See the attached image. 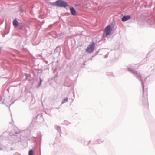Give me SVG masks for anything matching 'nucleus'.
<instances>
[{
  "label": "nucleus",
  "mask_w": 155,
  "mask_h": 155,
  "mask_svg": "<svg viewBox=\"0 0 155 155\" xmlns=\"http://www.w3.org/2000/svg\"><path fill=\"white\" fill-rule=\"evenodd\" d=\"M128 70L129 71L132 72V73H136L137 72V71H135L134 70H133L132 69L129 68H128Z\"/></svg>",
  "instance_id": "0eeeda50"
},
{
  "label": "nucleus",
  "mask_w": 155,
  "mask_h": 155,
  "mask_svg": "<svg viewBox=\"0 0 155 155\" xmlns=\"http://www.w3.org/2000/svg\"><path fill=\"white\" fill-rule=\"evenodd\" d=\"M56 5L58 6L66 7L68 6L67 3L62 0H58L55 2Z\"/></svg>",
  "instance_id": "f257e3e1"
},
{
  "label": "nucleus",
  "mask_w": 155,
  "mask_h": 155,
  "mask_svg": "<svg viewBox=\"0 0 155 155\" xmlns=\"http://www.w3.org/2000/svg\"><path fill=\"white\" fill-rule=\"evenodd\" d=\"M95 45L94 42L89 45L87 48L86 50V51L87 52L91 53H92L95 48Z\"/></svg>",
  "instance_id": "f03ea898"
},
{
  "label": "nucleus",
  "mask_w": 155,
  "mask_h": 155,
  "mask_svg": "<svg viewBox=\"0 0 155 155\" xmlns=\"http://www.w3.org/2000/svg\"><path fill=\"white\" fill-rule=\"evenodd\" d=\"M111 31V28L110 26L108 25L106 27L105 29V32L106 35H109L110 34Z\"/></svg>",
  "instance_id": "7ed1b4c3"
},
{
  "label": "nucleus",
  "mask_w": 155,
  "mask_h": 155,
  "mask_svg": "<svg viewBox=\"0 0 155 155\" xmlns=\"http://www.w3.org/2000/svg\"><path fill=\"white\" fill-rule=\"evenodd\" d=\"M40 84H41V82H42V80H41V79H40Z\"/></svg>",
  "instance_id": "9d476101"
},
{
  "label": "nucleus",
  "mask_w": 155,
  "mask_h": 155,
  "mask_svg": "<svg viewBox=\"0 0 155 155\" xmlns=\"http://www.w3.org/2000/svg\"><path fill=\"white\" fill-rule=\"evenodd\" d=\"M130 16L128 15V16H124L122 18V21H125L129 19H130Z\"/></svg>",
  "instance_id": "20e7f679"
},
{
  "label": "nucleus",
  "mask_w": 155,
  "mask_h": 155,
  "mask_svg": "<svg viewBox=\"0 0 155 155\" xmlns=\"http://www.w3.org/2000/svg\"><path fill=\"white\" fill-rule=\"evenodd\" d=\"M68 98H65L63 100V101L62 102V103H64L65 102H67L68 101Z\"/></svg>",
  "instance_id": "1a4fd4ad"
},
{
  "label": "nucleus",
  "mask_w": 155,
  "mask_h": 155,
  "mask_svg": "<svg viewBox=\"0 0 155 155\" xmlns=\"http://www.w3.org/2000/svg\"><path fill=\"white\" fill-rule=\"evenodd\" d=\"M70 10L71 13L72 15L74 16L76 15V12L75 9L73 8H70Z\"/></svg>",
  "instance_id": "39448f33"
},
{
  "label": "nucleus",
  "mask_w": 155,
  "mask_h": 155,
  "mask_svg": "<svg viewBox=\"0 0 155 155\" xmlns=\"http://www.w3.org/2000/svg\"><path fill=\"white\" fill-rule=\"evenodd\" d=\"M13 25L15 27H17L18 25V22L17 21V20L16 19H14L13 20Z\"/></svg>",
  "instance_id": "423d86ee"
},
{
  "label": "nucleus",
  "mask_w": 155,
  "mask_h": 155,
  "mask_svg": "<svg viewBox=\"0 0 155 155\" xmlns=\"http://www.w3.org/2000/svg\"><path fill=\"white\" fill-rule=\"evenodd\" d=\"M29 155H33V151L32 150H30L29 151Z\"/></svg>",
  "instance_id": "6e6552de"
}]
</instances>
